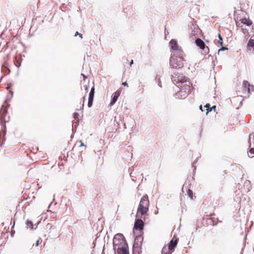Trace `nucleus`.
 <instances>
[{
    "mask_svg": "<svg viewBox=\"0 0 254 254\" xmlns=\"http://www.w3.org/2000/svg\"><path fill=\"white\" fill-rule=\"evenodd\" d=\"M199 109H200L201 111H203V107H202V105H200V106H199Z\"/></svg>",
    "mask_w": 254,
    "mask_h": 254,
    "instance_id": "obj_34",
    "label": "nucleus"
},
{
    "mask_svg": "<svg viewBox=\"0 0 254 254\" xmlns=\"http://www.w3.org/2000/svg\"><path fill=\"white\" fill-rule=\"evenodd\" d=\"M144 223L141 219H136L135 220L133 230L142 231L143 229Z\"/></svg>",
    "mask_w": 254,
    "mask_h": 254,
    "instance_id": "obj_7",
    "label": "nucleus"
},
{
    "mask_svg": "<svg viewBox=\"0 0 254 254\" xmlns=\"http://www.w3.org/2000/svg\"><path fill=\"white\" fill-rule=\"evenodd\" d=\"M175 236H174L173 238L170 241L168 245L169 250L171 252H173L175 250V248L177 245L178 239H174Z\"/></svg>",
    "mask_w": 254,
    "mask_h": 254,
    "instance_id": "obj_10",
    "label": "nucleus"
},
{
    "mask_svg": "<svg viewBox=\"0 0 254 254\" xmlns=\"http://www.w3.org/2000/svg\"><path fill=\"white\" fill-rule=\"evenodd\" d=\"M85 90L86 91V92H88V87L87 86H86Z\"/></svg>",
    "mask_w": 254,
    "mask_h": 254,
    "instance_id": "obj_37",
    "label": "nucleus"
},
{
    "mask_svg": "<svg viewBox=\"0 0 254 254\" xmlns=\"http://www.w3.org/2000/svg\"><path fill=\"white\" fill-rule=\"evenodd\" d=\"M94 93H95V88H94V87L93 86V87L91 88V89L90 90V93L89 94V97L94 98Z\"/></svg>",
    "mask_w": 254,
    "mask_h": 254,
    "instance_id": "obj_19",
    "label": "nucleus"
},
{
    "mask_svg": "<svg viewBox=\"0 0 254 254\" xmlns=\"http://www.w3.org/2000/svg\"><path fill=\"white\" fill-rule=\"evenodd\" d=\"M40 240V239L36 241V244H35V246L37 247V246L39 245Z\"/></svg>",
    "mask_w": 254,
    "mask_h": 254,
    "instance_id": "obj_32",
    "label": "nucleus"
},
{
    "mask_svg": "<svg viewBox=\"0 0 254 254\" xmlns=\"http://www.w3.org/2000/svg\"><path fill=\"white\" fill-rule=\"evenodd\" d=\"M133 64V61L132 60H131L129 63V65H130V66H131L132 64Z\"/></svg>",
    "mask_w": 254,
    "mask_h": 254,
    "instance_id": "obj_33",
    "label": "nucleus"
},
{
    "mask_svg": "<svg viewBox=\"0 0 254 254\" xmlns=\"http://www.w3.org/2000/svg\"><path fill=\"white\" fill-rule=\"evenodd\" d=\"M250 150H249V152L251 154H254V145L253 146H250Z\"/></svg>",
    "mask_w": 254,
    "mask_h": 254,
    "instance_id": "obj_24",
    "label": "nucleus"
},
{
    "mask_svg": "<svg viewBox=\"0 0 254 254\" xmlns=\"http://www.w3.org/2000/svg\"><path fill=\"white\" fill-rule=\"evenodd\" d=\"M3 133H4V134H5V133H6V130H5H5H3Z\"/></svg>",
    "mask_w": 254,
    "mask_h": 254,
    "instance_id": "obj_41",
    "label": "nucleus"
},
{
    "mask_svg": "<svg viewBox=\"0 0 254 254\" xmlns=\"http://www.w3.org/2000/svg\"><path fill=\"white\" fill-rule=\"evenodd\" d=\"M80 146H86L83 143V142L82 141V140H80Z\"/></svg>",
    "mask_w": 254,
    "mask_h": 254,
    "instance_id": "obj_30",
    "label": "nucleus"
},
{
    "mask_svg": "<svg viewBox=\"0 0 254 254\" xmlns=\"http://www.w3.org/2000/svg\"><path fill=\"white\" fill-rule=\"evenodd\" d=\"M195 42L196 46L199 47L200 49L204 50L205 53L209 52L208 47L205 46L204 42L200 38H197L196 39Z\"/></svg>",
    "mask_w": 254,
    "mask_h": 254,
    "instance_id": "obj_5",
    "label": "nucleus"
},
{
    "mask_svg": "<svg viewBox=\"0 0 254 254\" xmlns=\"http://www.w3.org/2000/svg\"><path fill=\"white\" fill-rule=\"evenodd\" d=\"M211 108H212V110L214 109L215 110L216 109V106L214 105V106H212V107H211Z\"/></svg>",
    "mask_w": 254,
    "mask_h": 254,
    "instance_id": "obj_36",
    "label": "nucleus"
},
{
    "mask_svg": "<svg viewBox=\"0 0 254 254\" xmlns=\"http://www.w3.org/2000/svg\"><path fill=\"white\" fill-rule=\"evenodd\" d=\"M158 80L159 82L161 83V82H160V77L158 78Z\"/></svg>",
    "mask_w": 254,
    "mask_h": 254,
    "instance_id": "obj_39",
    "label": "nucleus"
},
{
    "mask_svg": "<svg viewBox=\"0 0 254 254\" xmlns=\"http://www.w3.org/2000/svg\"><path fill=\"white\" fill-rule=\"evenodd\" d=\"M188 196L192 198V196H193V192H192V191L191 190H188Z\"/></svg>",
    "mask_w": 254,
    "mask_h": 254,
    "instance_id": "obj_26",
    "label": "nucleus"
},
{
    "mask_svg": "<svg viewBox=\"0 0 254 254\" xmlns=\"http://www.w3.org/2000/svg\"><path fill=\"white\" fill-rule=\"evenodd\" d=\"M169 45L171 50L176 51V54H178V51L182 50L181 49H179L177 42L174 39L171 40L169 42Z\"/></svg>",
    "mask_w": 254,
    "mask_h": 254,
    "instance_id": "obj_9",
    "label": "nucleus"
},
{
    "mask_svg": "<svg viewBox=\"0 0 254 254\" xmlns=\"http://www.w3.org/2000/svg\"><path fill=\"white\" fill-rule=\"evenodd\" d=\"M244 90H247L249 94L250 93V84L248 81L244 80L243 81Z\"/></svg>",
    "mask_w": 254,
    "mask_h": 254,
    "instance_id": "obj_13",
    "label": "nucleus"
},
{
    "mask_svg": "<svg viewBox=\"0 0 254 254\" xmlns=\"http://www.w3.org/2000/svg\"><path fill=\"white\" fill-rule=\"evenodd\" d=\"M26 224L30 228L33 229L34 224L31 220H27Z\"/></svg>",
    "mask_w": 254,
    "mask_h": 254,
    "instance_id": "obj_21",
    "label": "nucleus"
},
{
    "mask_svg": "<svg viewBox=\"0 0 254 254\" xmlns=\"http://www.w3.org/2000/svg\"><path fill=\"white\" fill-rule=\"evenodd\" d=\"M208 223L209 225L215 226L217 224V222H216V221L212 218L210 217L208 219Z\"/></svg>",
    "mask_w": 254,
    "mask_h": 254,
    "instance_id": "obj_16",
    "label": "nucleus"
},
{
    "mask_svg": "<svg viewBox=\"0 0 254 254\" xmlns=\"http://www.w3.org/2000/svg\"><path fill=\"white\" fill-rule=\"evenodd\" d=\"M241 22L242 23L246 24L247 26H250L252 24V21L251 20L246 18L242 19Z\"/></svg>",
    "mask_w": 254,
    "mask_h": 254,
    "instance_id": "obj_14",
    "label": "nucleus"
},
{
    "mask_svg": "<svg viewBox=\"0 0 254 254\" xmlns=\"http://www.w3.org/2000/svg\"><path fill=\"white\" fill-rule=\"evenodd\" d=\"M128 245L127 243L126 245H122L120 247H118L116 248V251L117 254H129V252L128 250Z\"/></svg>",
    "mask_w": 254,
    "mask_h": 254,
    "instance_id": "obj_6",
    "label": "nucleus"
},
{
    "mask_svg": "<svg viewBox=\"0 0 254 254\" xmlns=\"http://www.w3.org/2000/svg\"><path fill=\"white\" fill-rule=\"evenodd\" d=\"M83 107H84V103L82 104V109L83 108Z\"/></svg>",
    "mask_w": 254,
    "mask_h": 254,
    "instance_id": "obj_43",
    "label": "nucleus"
},
{
    "mask_svg": "<svg viewBox=\"0 0 254 254\" xmlns=\"http://www.w3.org/2000/svg\"><path fill=\"white\" fill-rule=\"evenodd\" d=\"M78 116H79V114L78 113H76V112H75L73 113V118L76 120V119H78Z\"/></svg>",
    "mask_w": 254,
    "mask_h": 254,
    "instance_id": "obj_27",
    "label": "nucleus"
},
{
    "mask_svg": "<svg viewBox=\"0 0 254 254\" xmlns=\"http://www.w3.org/2000/svg\"><path fill=\"white\" fill-rule=\"evenodd\" d=\"M250 146L254 145V133H251L249 135Z\"/></svg>",
    "mask_w": 254,
    "mask_h": 254,
    "instance_id": "obj_15",
    "label": "nucleus"
},
{
    "mask_svg": "<svg viewBox=\"0 0 254 254\" xmlns=\"http://www.w3.org/2000/svg\"><path fill=\"white\" fill-rule=\"evenodd\" d=\"M123 126L124 129L126 128L125 124H123Z\"/></svg>",
    "mask_w": 254,
    "mask_h": 254,
    "instance_id": "obj_38",
    "label": "nucleus"
},
{
    "mask_svg": "<svg viewBox=\"0 0 254 254\" xmlns=\"http://www.w3.org/2000/svg\"><path fill=\"white\" fill-rule=\"evenodd\" d=\"M169 251H170L169 250L168 248H167V247L165 246L162 248L161 252L162 254H171L169 253Z\"/></svg>",
    "mask_w": 254,
    "mask_h": 254,
    "instance_id": "obj_17",
    "label": "nucleus"
},
{
    "mask_svg": "<svg viewBox=\"0 0 254 254\" xmlns=\"http://www.w3.org/2000/svg\"><path fill=\"white\" fill-rule=\"evenodd\" d=\"M188 87H185L184 88L182 87V88L180 87V90L178 91L175 94V97L177 99H183L186 98L188 95V92L186 91L187 90L189 89Z\"/></svg>",
    "mask_w": 254,
    "mask_h": 254,
    "instance_id": "obj_4",
    "label": "nucleus"
},
{
    "mask_svg": "<svg viewBox=\"0 0 254 254\" xmlns=\"http://www.w3.org/2000/svg\"><path fill=\"white\" fill-rule=\"evenodd\" d=\"M139 205H141V206L146 208L149 207V201L147 195H144L141 197Z\"/></svg>",
    "mask_w": 254,
    "mask_h": 254,
    "instance_id": "obj_8",
    "label": "nucleus"
},
{
    "mask_svg": "<svg viewBox=\"0 0 254 254\" xmlns=\"http://www.w3.org/2000/svg\"><path fill=\"white\" fill-rule=\"evenodd\" d=\"M93 99H94V98L88 97V107L89 108H90L92 106L93 102Z\"/></svg>",
    "mask_w": 254,
    "mask_h": 254,
    "instance_id": "obj_20",
    "label": "nucleus"
},
{
    "mask_svg": "<svg viewBox=\"0 0 254 254\" xmlns=\"http://www.w3.org/2000/svg\"><path fill=\"white\" fill-rule=\"evenodd\" d=\"M127 242L124 236L121 233H118L115 235L113 239V248L114 250L116 251V248L120 247L121 246L126 245Z\"/></svg>",
    "mask_w": 254,
    "mask_h": 254,
    "instance_id": "obj_3",
    "label": "nucleus"
},
{
    "mask_svg": "<svg viewBox=\"0 0 254 254\" xmlns=\"http://www.w3.org/2000/svg\"><path fill=\"white\" fill-rule=\"evenodd\" d=\"M158 86H160V87H162V86H161V84H160V83H159H159H158Z\"/></svg>",
    "mask_w": 254,
    "mask_h": 254,
    "instance_id": "obj_40",
    "label": "nucleus"
},
{
    "mask_svg": "<svg viewBox=\"0 0 254 254\" xmlns=\"http://www.w3.org/2000/svg\"><path fill=\"white\" fill-rule=\"evenodd\" d=\"M204 108H206V114H208L209 112H210L212 111V108H211L209 104H206L204 106Z\"/></svg>",
    "mask_w": 254,
    "mask_h": 254,
    "instance_id": "obj_22",
    "label": "nucleus"
},
{
    "mask_svg": "<svg viewBox=\"0 0 254 254\" xmlns=\"http://www.w3.org/2000/svg\"><path fill=\"white\" fill-rule=\"evenodd\" d=\"M184 53L182 50L178 51V54L174 53L170 59V64L173 68H180L183 66L184 59Z\"/></svg>",
    "mask_w": 254,
    "mask_h": 254,
    "instance_id": "obj_1",
    "label": "nucleus"
},
{
    "mask_svg": "<svg viewBox=\"0 0 254 254\" xmlns=\"http://www.w3.org/2000/svg\"><path fill=\"white\" fill-rule=\"evenodd\" d=\"M228 50V49L227 47L222 46V47H221L220 49H219L218 50V54H219V53H220L221 51H225V50Z\"/></svg>",
    "mask_w": 254,
    "mask_h": 254,
    "instance_id": "obj_25",
    "label": "nucleus"
},
{
    "mask_svg": "<svg viewBox=\"0 0 254 254\" xmlns=\"http://www.w3.org/2000/svg\"><path fill=\"white\" fill-rule=\"evenodd\" d=\"M218 38H219V40H218V43L221 45L222 46L223 45V39H222V37H221V35L220 33L218 34Z\"/></svg>",
    "mask_w": 254,
    "mask_h": 254,
    "instance_id": "obj_23",
    "label": "nucleus"
},
{
    "mask_svg": "<svg viewBox=\"0 0 254 254\" xmlns=\"http://www.w3.org/2000/svg\"><path fill=\"white\" fill-rule=\"evenodd\" d=\"M148 209V208L143 207L141 206V205H138L137 211V214H136V217H137L138 213H140L141 215H144L147 212Z\"/></svg>",
    "mask_w": 254,
    "mask_h": 254,
    "instance_id": "obj_12",
    "label": "nucleus"
},
{
    "mask_svg": "<svg viewBox=\"0 0 254 254\" xmlns=\"http://www.w3.org/2000/svg\"><path fill=\"white\" fill-rule=\"evenodd\" d=\"M81 75L83 76V78H84V79H85V78H87V76H86V75H85L84 74L82 73V74H81Z\"/></svg>",
    "mask_w": 254,
    "mask_h": 254,
    "instance_id": "obj_35",
    "label": "nucleus"
},
{
    "mask_svg": "<svg viewBox=\"0 0 254 254\" xmlns=\"http://www.w3.org/2000/svg\"><path fill=\"white\" fill-rule=\"evenodd\" d=\"M254 91V85H250V91Z\"/></svg>",
    "mask_w": 254,
    "mask_h": 254,
    "instance_id": "obj_29",
    "label": "nucleus"
},
{
    "mask_svg": "<svg viewBox=\"0 0 254 254\" xmlns=\"http://www.w3.org/2000/svg\"><path fill=\"white\" fill-rule=\"evenodd\" d=\"M120 91L119 90L116 91L112 95V99L110 103L111 106H113L117 102L118 97L120 95Z\"/></svg>",
    "mask_w": 254,
    "mask_h": 254,
    "instance_id": "obj_11",
    "label": "nucleus"
},
{
    "mask_svg": "<svg viewBox=\"0 0 254 254\" xmlns=\"http://www.w3.org/2000/svg\"><path fill=\"white\" fill-rule=\"evenodd\" d=\"M85 96H83V100H84H84H85Z\"/></svg>",
    "mask_w": 254,
    "mask_h": 254,
    "instance_id": "obj_42",
    "label": "nucleus"
},
{
    "mask_svg": "<svg viewBox=\"0 0 254 254\" xmlns=\"http://www.w3.org/2000/svg\"><path fill=\"white\" fill-rule=\"evenodd\" d=\"M79 36V37L81 38V39H82L83 38V35L82 34H81V33H78V32L76 31L75 33V35L74 36Z\"/></svg>",
    "mask_w": 254,
    "mask_h": 254,
    "instance_id": "obj_28",
    "label": "nucleus"
},
{
    "mask_svg": "<svg viewBox=\"0 0 254 254\" xmlns=\"http://www.w3.org/2000/svg\"><path fill=\"white\" fill-rule=\"evenodd\" d=\"M123 85L125 86H127L128 87V84L127 83V81H125L123 83Z\"/></svg>",
    "mask_w": 254,
    "mask_h": 254,
    "instance_id": "obj_31",
    "label": "nucleus"
},
{
    "mask_svg": "<svg viewBox=\"0 0 254 254\" xmlns=\"http://www.w3.org/2000/svg\"><path fill=\"white\" fill-rule=\"evenodd\" d=\"M247 46L249 47H252L254 49V39H250L248 43Z\"/></svg>",
    "mask_w": 254,
    "mask_h": 254,
    "instance_id": "obj_18",
    "label": "nucleus"
},
{
    "mask_svg": "<svg viewBox=\"0 0 254 254\" xmlns=\"http://www.w3.org/2000/svg\"><path fill=\"white\" fill-rule=\"evenodd\" d=\"M172 81L174 82H176L177 84H179V86L182 87H188L190 88V86L191 85L190 82L188 80V78L185 76L182 75H178L175 73L172 75Z\"/></svg>",
    "mask_w": 254,
    "mask_h": 254,
    "instance_id": "obj_2",
    "label": "nucleus"
},
{
    "mask_svg": "<svg viewBox=\"0 0 254 254\" xmlns=\"http://www.w3.org/2000/svg\"><path fill=\"white\" fill-rule=\"evenodd\" d=\"M10 93L12 94H13V92L12 91H10Z\"/></svg>",
    "mask_w": 254,
    "mask_h": 254,
    "instance_id": "obj_44",
    "label": "nucleus"
}]
</instances>
